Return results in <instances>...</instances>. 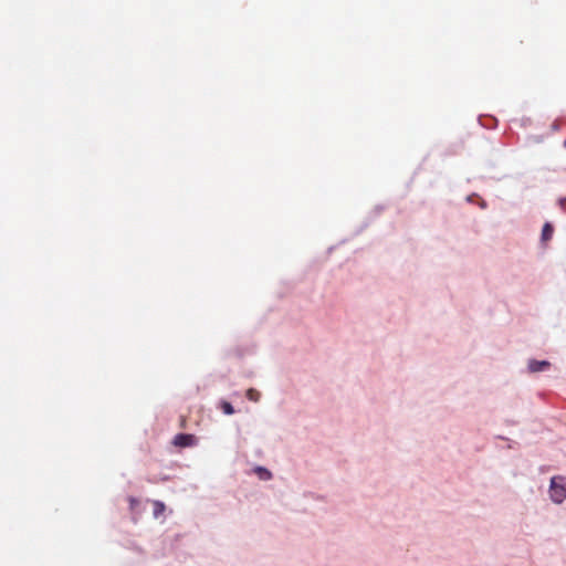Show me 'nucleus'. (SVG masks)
<instances>
[{
	"mask_svg": "<svg viewBox=\"0 0 566 566\" xmlns=\"http://www.w3.org/2000/svg\"><path fill=\"white\" fill-rule=\"evenodd\" d=\"M260 396H261L260 392L253 388H250L247 391V398L251 401L258 402L260 399Z\"/></svg>",
	"mask_w": 566,
	"mask_h": 566,
	"instance_id": "nucleus-6",
	"label": "nucleus"
},
{
	"mask_svg": "<svg viewBox=\"0 0 566 566\" xmlns=\"http://www.w3.org/2000/svg\"><path fill=\"white\" fill-rule=\"evenodd\" d=\"M565 201H566V199H562V200L559 201V203H560V206H562V207L564 206V202H565Z\"/></svg>",
	"mask_w": 566,
	"mask_h": 566,
	"instance_id": "nucleus-9",
	"label": "nucleus"
},
{
	"mask_svg": "<svg viewBox=\"0 0 566 566\" xmlns=\"http://www.w3.org/2000/svg\"><path fill=\"white\" fill-rule=\"evenodd\" d=\"M222 411L226 413V415H232L234 413V409L232 407V405L228 401H222L221 405H220Z\"/></svg>",
	"mask_w": 566,
	"mask_h": 566,
	"instance_id": "nucleus-7",
	"label": "nucleus"
},
{
	"mask_svg": "<svg viewBox=\"0 0 566 566\" xmlns=\"http://www.w3.org/2000/svg\"><path fill=\"white\" fill-rule=\"evenodd\" d=\"M196 437L189 433H178L174 438V444L180 448L192 447L196 444Z\"/></svg>",
	"mask_w": 566,
	"mask_h": 566,
	"instance_id": "nucleus-2",
	"label": "nucleus"
},
{
	"mask_svg": "<svg viewBox=\"0 0 566 566\" xmlns=\"http://www.w3.org/2000/svg\"><path fill=\"white\" fill-rule=\"evenodd\" d=\"M549 367V363L547 360H531L528 364V369L532 373L543 371Z\"/></svg>",
	"mask_w": 566,
	"mask_h": 566,
	"instance_id": "nucleus-3",
	"label": "nucleus"
},
{
	"mask_svg": "<svg viewBox=\"0 0 566 566\" xmlns=\"http://www.w3.org/2000/svg\"><path fill=\"white\" fill-rule=\"evenodd\" d=\"M255 471L261 480H270L272 476L271 472L265 468L258 467Z\"/></svg>",
	"mask_w": 566,
	"mask_h": 566,
	"instance_id": "nucleus-5",
	"label": "nucleus"
},
{
	"mask_svg": "<svg viewBox=\"0 0 566 566\" xmlns=\"http://www.w3.org/2000/svg\"><path fill=\"white\" fill-rule=\"evenodd\" d=\"M165 510V505L164 503L161 502H155V511H154V514L155 516H158L159 514H161Z\"/></svg>",
	"mask_w": 566,
	"mask_h": 566,
	"instance_id": "nucleus-8",
	"label": "nucleus"
},
{
	"mask_svg": "<svg viewBox=\"0 0 566 566\" xmlns=\"http://www.w3.org/2000/svg\"><path fill=\"white\" fill-rule=\"evenodd\" d=\"M549 496L553 502L562 503L566 499V479L564 476H554L551 480Z\"/></svg>",
	"mask_w": 566,
	"mask_h": 566,
	"instance_id": "nucleus-1",
	"label": "nucleus"
},
{
	"mask_svg": "<svg viewBox=\"0 0 566 566\" xmlns=\"http://www.w3.org/2000/svg\"><path fill=\"white\" fill-rule=\"evenodd\" d=\"M553 227L551 223H545L544 227H543V230H542V240L543 241H547L552 238L553 235Z\"/></svg>",
	"mask_w": 566,
	"mask_h": 566,
	"instance_id": "nucleus-4",
	"label": "nucleus"
}]
</instances>
